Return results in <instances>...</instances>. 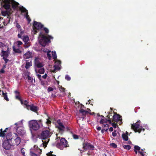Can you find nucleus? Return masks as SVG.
Masks as SVG:
<instances>
[{
	"label": "nucleus",
	"mask_w": 156,
	"mask_h": 156,
	"mask_svg": "<svg viewBox=\"0 0 156 156\" xmlns=\"http://www.w3.org/2000/svg\"><path fill=\"white\" fill-rule=\"evenodd\" d=\"M55 127L58 129L59 132V133L56 134L57 138L56 140L57 141L60 140V142L57 143L56 144V147L62 150L64 147H69L67 141L64 138H61L60 139L59 136V135L62 134L64 130L65 127L60 120L57 121L55 123Z\"/></svg>",
	"instance_id": "f257e3e1"
},
{
	"label": "nucleus",
	"mask_w": 156,
	"mask_h": 156,
	"mask_svg": "<svg viewBox=\"0 0 156 156\" xmlns=\"http://www.w3.org/2000/svg\"><path fill=\"white\" fill-rule=\"evenodd\" d=\"M52 133V131L49 128L47 130L43 131L41 133V138L42 140H45L44 141L42 140V145L44 148L46 147L49 140V138L51 136Z\"/></svg>",
	"instance_id": "f03ea898"
},
{
	"label": "nucleus",
	"mask_w": 156,
	"mask_h": 156,
	"mask_svg": "<svg viewBox=\"0 0 156 156\" xmlns=\"http://www.w3.org/2000/svg\"><path fill=\"white\" fill-rule=\"evenodd\" d=\"M29 126L31 130H37L42 126L41 120H33L29 122Z\"/></svg>",
	"instance_id": "7ed1b4c3"
},
{
	"label": "nucleus",
	"mask_w": 156,
	"mask_h": 156,
	"mask_svg": "<svg viewBox=\"0 0 156 156\" xmlns=\"http://www.w3.org/2000/svg\"><path fill=\"white\" fill-rule=\"evenodd\" d=\"M1 4L4 8L7 10L10 9L11 5L14 9L16 8L19 5L18 3L13 0H2Z\"/></svg>",
	"instance_id": "20e7f679"
},
{
	"label": "nucleus",
	"mask_w": 156,
	"mask_h": 156,
	"mask_svg": "<svg viewBox=\"0 0 156 156\" xmlns=\"http://www.w3.org/2000/svg\"><path fill=\"white\" fill-rule=\"evenodd\" d=\"M53 37L49 35H45L41 33L38 37V40L40 44L42 46H45L49 42L50 40L53 39Z\"/></svg>",
	"instance_id": "39448f33"
},
{
	"label": "nucleus",
	"mask_w": 156,
	"mask_h": 156,
	"mask_svg": "<svg viewBox=\"0 0 156 156\" xmlns=\"http://www.w3.org/2000/svg\"><path fill=\"white\" fill-rule=\"evenodd\" d=\"M11 136V133L7 135L6 136L7 140H5L2 144V147L5 150H9L12 148L13 147V145L11 140L12 138Z\"/></svg>",
	"instance_id": "423d86ee"
},
{
	"label": "nucleus",
	"mask_w": 156,
	"mask_h": 156,
	"mask_svg": "<svg viewBox=\"0 0 156 156\" xmlns=\"http://www.w3.org/2000/svg\"><path fill=\"white\" fill-rule=\"evenodd\" d=\"M23 120H21L15 124L14 128L16 129L17 133L19 135L21 136L24 135L25 133V131L23 125Z\"/></svg>",
	"instance_id": "0eeeda50"
},
{
	"label": "nucleus",
	"mask_w": 156,
	"mask_h": 156,
	"mask_svg": "<svg viewBox=\"0 0 156 156\" xmlns=\"http://www.w3.org/2000/svg\"><path fill=\"white\" fill-rule=\"evenodd\" d=\"M140 120L137 121L135 123H133L131 125V128L133 129L135 131V132H138L140 133L141 131L143 130L144 131V129L142 128L141 126H140L139 124V123L140 122Z\"/></svg>",
	"instance_id": "6e6552de"
},
{
	"label": "nucleus",
	"mask_w": 156,
	"mask_h": 156,
	"mask_svg": "<svg viewBox=\"0 0 156 156\" xmlns=\"http://www.w3.org/2000/svg\"><path fill=\"white\" fill-rule=\"evenodd\" d=\"M6 50L5 51L4 49L2 48V52L0 54V55L1 56H2L3 59L6 63L8 62V60L6 59L9 56L10 54V49L9 47H6Z\"/></svg>",
	"instance_id": "1a4fd4ad"
},
{
	"label": "nucleus",
	"mask_w": 156,
	"mask_h": 156,
	"mask_svg": "<svg viewBox=\"0 0 156 156\" xmlns=\"http://www.w3.org/2000/svg\"><path fill=\"white\" fill-rule=\"evenodd\" d=\"M43 26V25L41 23H37L36 21L34 22L33 24V33L34 34H36L37 32V30L41 29Z\"/></svg>",
	"instance_id": "9d476101"
},
{
	"label": "nucleus",
	"mask_w": 156,
	"mask_h": 156,
	"mask_svg": "<svg viewBox=\"0 0 156 156\" xmlns=\"http://www.w3.org/2000/svg\"><path fill=\"white\" fill-rule=\"evenodd\" d=\"M61 67V62L59 60H57L55 62V65L53 67V69H51V71L55 73L56 71L60 69Z\"/></svg>",
	"instance_id": "9b49d317"
},
{
	"label": "nucleus",
	"mask_w": 156,
	"mask_h": 156,
	"mask_svg": "<svg viewBox=\"0 0 156 156\" xmlns=\"http://www.w3.org/2000/svg\"><path fill=\"white\" fill-rule=\"evenodd\" d=\"M20 10L21 11L22 13H24V15L26 18L29 21H31L30 19L29 15H28V11L23 6H22L20 7Z\"/></svg>",
	"instance_id": "f8f14e48"
},
{
	"label": "nucleus",
	"mask_w": 156,
	"mask_h": 156,
	"mask_svg": "<svg viewBox=\"0 0 156 156\" xmlns=\"http://www.w3.org/2000/svg\"><path fill=\"white\" fill-rule=\"evenodd\" d=\"M121 120L122 119L121 117L118 114H116L115 115L113 116L112 122H115L120 121L119 122H120V123H119V124H121L122 123V121H121Z\"/></svg>",
	"instance_id": "ddd939ff"
},
{
	"label": "nucleus",
	"mask_w": 156,
	"mask_h": 156,
	"mask_svg": "<svg viewBox=\"0 0 156 156\" xmlns=\"http://www.w3.org/2000/svg\"><path fill=\"white\" fill-rule=\"evenodd\" d=\"M94 148V146L90 143H84L83 144V148L86 150L87 149L93 150Z\"/></svg>",
	"instance_id": "4468645a"
},
{
	"label": "nucleus",
	"mask_w": 156,
	"mask_h": 156,
	"mask_svg": "<svg viewBox=\"0 0 156 156\" xmlns=\"http://www.w3.org/2000/svg\"><path fill=\"white\" fill-rule=\"evenodd\" d=\"M135 152L136 154H137V151L142 155V156H145V152L142 149H140V147L137 146L134 147Z\"/></svg>",
	"instance_id": "2eb2a0df"
},
{
	"label": "nucleus",
	"mask_w": 156,
	"mask_h": 156,
	"mask_svg": "<svg viewBox=\"0 0 156 156\" xmlns=\"http://www.w3.org/2000/svg\"><path fill=\"white\" fill-rule=\"evenodd\" d=\"M35 64L38 68L42 67L44 66L40 59L38 58H36L35 59Z\"/></svg>",
	"instance_id": "dca6fc26"
},
{
	"label": "nucleus",
	"mask_w": 156,
	"mask_h": 156,
	"mask_svg": "<svg viewBox=\"0 0 156 156\" xmlns=\"http://www.w3.org/2000/svg\"><path fill=\"white\" fill-rule=\"evenodd\" d=\"M27 108L28 109H30L31 110L34 112H36L37 110V107L33 105L27 106Z\"/></svg>",
	"instance_id": "f3484780"
},
{
	"label": "nucleus",
	"mask_w": 156,
	"mask_h": 156,
	"mask_svg": "<svg viewBox=\"0 0 156 156\" xmlns=\"http://www.w3.org/2000/svg\"><path fill=\"white\" fill-rule=\"evenodd\" d=\"M107 117L109 119L108 120H107L105 119H101L100 121V123L101 124H103L107 122V121H108L110 124H111L112 122L110 119V115H108L107 116Z\"/></svg>",
	"instance_id": "a211bd4d"
},
{
	"label": "nucleus",
	"mask_w": 156,
	"mask_h": 156,
	"mask_svg": "<svg viewBox=\"0 0 156 156\" xmlns=\"http://www.w3.org/2000/svg\"><path fill=\"white\" fill-rule=\"evenodd\" d=\"M32 53L29 51H28L24 55V58L25 59H27L32 57Z\"/></svg>",
	"instance_id": "6ab92c4d"
},
{
	"label": "nucleus",
	"mask_w": 156,
	"mask_h": 156,
	"mask_svg": "<svg viewBox=\"0 0 156 156\" xmlns=\"http://www.w3.org/2000/svg\"><path fill=\"white\" fill-rule=\"evenodd\" d=\"M43 52L46 53L47 57L48 58V59L50 60L51 58V54H50L51 53V51L49 50H47L45 49H43Z\"/></svg>",
	"instance_id": "aec40b11"
},
{
	"label": "nucleus",
	"mask_w": 156,
	"mask_h": 156,
	"mask_svg": "<svg viewBox=\"0 0 156 156\" xmlns=\"http://www.w3.org/2000/svg\"><path fill=\"white\" fill-rule=\"evenodd\" d=\"M24 32L23 30H18V37L19 38H22V37L24 36Z\"/></svg>",
	"instance_id": "412c9836"
},
{
	"label": "nucleus",
	"mask_w": 156,
	"mask_h": 156,
	"mask_svg": "<svg viewBox=\"0 0 156 156\" xmlns=\"http://www.w3.org/2000/svg\"><path fill=\"white\" fill-rule=\"evenodd\" d=\"M22 48L21 47L19 48H17L16 47H15L14 46L13 47V51L16 52L20 53H21V51L20 49Z\"/></svg>",
	"instance_id": "4be33fe9"
},
{
	"label": "nucleus",
	"mask_w": 156,
	"mask_h": 156,
	"mask_svg": "<svg viewBox=\"0 0 156 156\" xmlns=\"http://www.w3.org/2000/svg\"><path fill=\"white\" fill-rule=\"evenodd\" d=\"M32 63L31 61H27L26 62V66H25V67L27 69L29 68L30 66H32Z\"/></svg>",
	"instance_id": "5701e85b"
},
{
	"label": "nucleus",
	"mask_w": 156,
	"mask_h": 156,
	"mask_svg": "<svg viewBox=\"0 0 156 156\" xmlns=\"http://www.w3.org/2000/svg\"><path fill=\"white\" fill-rule=\"evenodd\" d=\"M23 40L26 44L27 42H28V41H29L28 36L27 35L23 36Z\"/></svg>",
	"instance_id": "b1692460"
},
{
	"label": "nucleus",
	"mask_w": 156,
	"mask_h": 156,
	"mask_svg": "<svg viewBox=\"0 0 156 156\" xmlns=\"http://www.w3.org/2000/svg\"><path fill=\"white\" fill-rule=\"evenodd\" d=\"M34 150L36 151L39 154H40L41 153V149H40V148H39L37 146L35 145L34 146Z\"/></svg>",
	"instance_id": "393cba45"
},
{
	"label": "nucleus",
	"mask_w": 156,
	"mask_h": 156,
	"mask_svg": "<svg viewBox=\"0 0 156 156\" xmlns=\"http://www.w3.org/2000/svg\"><path fill=\"white\" fill-rule=\"evenodd\" d=\"M126 134L123 133L122 134V137L123 139L125 141H127L128 140V137L127 136L128 132H126Z\"/></svg>",
	"instance_id": "a878e982"
},
{
	"label": "nucleus",
	"mask_w": 156,
	"mask_h": 156,
	"mask_svg": "<svg viewBox=\"0 0 156 156\" xmlns=\"http://www.w3.org/2000/svg\"><path fill=\"white\" fill-rule=\"evenodd\" d=\"M15 141L16 145H18L20 144V138L18 137L15 140Z\"/></svg>",
	"instance_id": "bb28decb"
},
{
	"label": "nucleus",
	"mask_w": 156,
	"mask_h": 156,
	"mask_svg": "<svg viewBox=\"0 0 156 156\" xmlns=\"http://www.w3.org/2000/svg\"><path fill=\"white\" fill-rule=\"evenodd\" d=\"M102 127L104 129L105 131L108 130V126L107 124H103L102 125Z\"/></svg>",
	"instance_id": "cd10ccee"
},
{
	"label": "nucleus",
	"mask_w": 156,
	"mask_h": 156,
	"mask_svg": "<svg viewBox=\"0 0 156 156\" xmlns=\"http://www.w3.org/2000/svg\"><path fill=\"white\" fill-rule=\"evenodd\" d=\"M20 102L22 104H24L25 106V108H27V106L28 105H27L28 103L27 101H25L23 102L22 101V100H20Z\"/></svg>",
	"instance_id": "c85d7f7f"
},
{
	"label": "nucleus",
	"mask_w": 156,
	"mask_h": 156,
	"mask_svg": "<svg viewBox=\"0 0 156 156\" xmlns=\"http://www.w3.org/2000/svg\"><path fill=\"white\" fill-rule=\"evenodd\" d=\"M16 44L17 45L18 47L20 48L21 47L20 46V45H22L23 44V43L20 41H18L16 42Z\"/></svg>",
	"instance_id": "c756f323"
},
{
	"label": "nucleus",
	"mask_w": 156,
	"mask_h": 156,
	"mask_svg": "<svg viewBox=\"0 0 156 156\" xmlns=\"http://www.w3.org/2000/svg\"><path fill=\"white\" fill-rule=\"evenodd\" d=\"M7 93H4L3 92H2V94L4 97V98L5 100H6L7 101H9V99L7 97Z\"/></svg>",
	"instance_id": "7c9ffc66"
},
{
	"label": "nucleus",
	"mask_w": 156,
	"mask_h": 156,
	"mask_svg": "<svg viewBox=\"0 0 156 156\" xmlns=\"http://www.w3.org/2000/svg\"><path fill=\"white\" fill-rule=\"evenodd\" d=\"M52 57H53V58L54 59H55L57 58V55L56 54V52L55 51H52Z\"/></svg>",
	"instance_id": "2f4dec72"
},
{
	"label": "nucleus",
	"mask_w": 156,
	"mask_h": 156,
	"mask_svg": "<svg viewBox=\"0 0 156 156\" xmlns=\"http://www.w3.org/2000/svg\"><path fill=\"white\" fill-rule=\"evenodd\" d=\"M80 113L82 114L83 115H85L88 111L84 110L81 109L80 110Z\"/></svg>",
	"instance_id": "473e14b6"
},
{
	"label": "nucleus",
	"mask_w": 156,
	"mask_h": 156,
	"mask_svg": "<svg viewBox=\"0 0 156 156\" xmlns=\"http://www.w3.org/2000/svg\"><path fill=\"white\" fill-rule=\"evenodd\" d=\"M44 72V68L40 69L39 70V72L41 74H43Z\"/></svg>",
	"instance_id": "72a5a7b5"
},
{
	"label": "nucleus",
	"mask_w": 156,
	"mask_h": 156,
	"mask_svg": "<svg viewBox=\"0 0 156 156\" xmlns=\"http://www.w3.org/2000/svg\"><path fill=\"white\" fill-rule=\"evenodd\" d=\"M123 147L125 149L128 150L130 149L131 148L130 146L129 145H124Z\"/></svg>",
	"instance_id": "f704fd0d"
},
{
	"label": "nucleus",
	"mask_w": 156,
	"mask_h": 156,
	"mask_svg": "<svg viewBox=\"0 0 156 156\" xmlns=\"http://www.w3.org/2000/svg\"><path fill=\"white\" fill-rule=\"evenodd\" d=\"M27 79L28 81L29 82H32V81H33V78L29 76H28Z\"/></svg>",
	"instance_id": "c9c22d12"
},
{
	"label": "nucleus",
	"mask_w": 156,
	"mask_h": 156,
	"mask_svg": "<svg viewBox=\"0 0 156 156\" xmlns=\"http://www.w3.org/2000/svg\"><path fill=\"white\" fill-rule=\"evenodd\" d=\"M59 90L61 92H64L65 91V89L61 86L59 87Z\"/></svg>",
	"instance_id": "e433bc0d"
},
{
	"label": "nucleus",
	"mask_w": 156,
	"mask_h": 156,
	"mask_svg": "<svg viewBox=\"0 0 156 156\" xmlns=\"http://www.w3.org/2000/svg\"><path fill=\"white\" fill-rule=\"evenodd\" d=\"M16 26L17 28H18V30H22L21 26L18 23H16Z\"/></svg>",
	"instance_id": "4c0bfd02"
},
{
	"label": "nucleus",
	"mask_w": 156,
	"mask_h": 156,
	"mask_svg": "<svg viewBox=\"0 0 156 156\" xmlns=\"http://www.w3.org/2000/svg\"><path fill=\"white\" fill-rule=\"evenodd\" d=\"M24 45L25 48H27L30 46V45L29 42H27L26 44L25 43Z\"/></svg>",
	"instance_id": "58836bf2"
},
{
	"label": "nucleus",
	"mask_w": 156,
	"mask_h": 156,
	"mask_svg": "<svg viewBox=\"0 0 156 156\" xmlns=\"http://www.w3.org/2000/svg\"><path fill=\"white\" fill-rule=\"evenodd\" d=\"M110 146L114 148H115L117 147V145L114 143H112L110 144Z\"/></svg>",
	"instance_id": "ea45409f"
},
{
	"label": "nucleus",
	"mask_w": 156,
	"mask_h": 156,
	"mask_svg": "<svg viewBox=\"0 0 156 156\" xmlns=\"http://www.w3.org/2000/svg\"><path fill=\"white\" fill-rule=\"evenodd\" d=\"M30 154L31 156H40L39 154L37 155L36 154L32 152V151H30Z\"/></svg>",
	"instance_id": "a19ab883"
},
{
	"label": "nucleus",
	"mask_w": 156,
	"mask_h": 156,
	"mask_svg": "<svg viewBox=\"0 0 156 156\" xmlns=\"http://www.w3.org/2000/svg\"><path fill=\"white\" fill-rule=\"evenodd\" d=\"M52 153V152L50 151V152H49L48 153H47L46 154L48 156H56L55 155L53 154Z\"/></svg>",
	"instance_id": "79ce46f5"
},
{
	"label": "nucleus",
	"mask_w": 156,
	"mask_h": 156,
	"mask_svg": "<svg viewBox=\"0 0 156 156\" xmlns=\"http://www.w3.org/2000/svg\"><path fill=\"white\" fill-rule=\"evenodd\" d=\"M51 122L50 119H47V121L46 122V124L49 125V124H50Z\"/></svg>",
	"instance_id": "37998d69"
},
{
	"label": "nucleus",
	"mask_w": 156,
	"mask_h": 156,
	"mask_svg": "<svg viewBox=\"0 0 156 156\" xmlns=\"http://www.w3.org/2000/svg\"><path fill=\"white\" fill-rule=\"evenodd\" d=\"M25 150L24 148H22L21 150V152L23 156H25Z\"/></svg>",
	"instance_id": "c03bdc74"
},
{
	"label": "nucleus",
	"mask_w": 156,
	"mask_h": 156,
	"mask_svg": "<svg viewBox=\"0 0 156 156\" xmlns=\"http://www.w3.org/2000/svg\"><path fill=\"white\" fill-rule=\"evenodd\" d=\"M65 79L66 80L68 81L70 80L71 79L70 77L68 75H66V76Z\"/></svg>",
	"instance_id": "a18cd8bd"
},
{
	"label": "nucleus",
	"mask_w": 156,
	"mask_h": 156,
	"mask_svg": "<svg viewBox=\"0 0 156 156\" xmlns=\"http://www.w3.org/2000/svg\"><path fill=\"white\" fill-rule=\"evenodd\" d=\"M0 47H6L2 42H0Z\"/></svg>",
	"instance_id": "49530a36"
},
{
	"label": "nucleus",
	"mask_w": 156,
	"mask_h": 156,
	"mask_svg": "<svg viewBox=\"0 0 156 156\" xmlns=\"http://www.w3.org/2000/svg\"><path fill=\"white\" fill-rule=\"evenodd\" d=\"M73 137L75 139H77L78 138V136L77 135H73Z\"/></svg>",
	"instance_id": "de8ad7c7"
},
{
	"label": "nucleus",
	"mask_w": 156,
	"mask_h": 156,
	"mask_svg": "<svg viewBox=\"0 0 156 156\" xmlns=\"http://www.w3.org/2000/svg\"><path fill=\"white\" fill-rule=\"evenodd\" d=\"M44 30L45 31V32L47 33H48L49 32V30H48L46 28H44Z\"/></svg>",
	"instance_id": "09e8293b"
},
{
	"label": "nucleus",
	"mask_w": 156,
	"mask_h": 156,
	"mask_svg": "<svg viewBox=\"0 0 156 156\" xmlns=\"http://www.w3.org/2000/svg\"><path fill=\"white\" fill-rule=\"evenodd\" d=\"M48 92L52 91L53 90V89L51 87H49L48 89Z\"/></svg>",
	"instance_id": "8fccbe9b"
},
{
	"label": "nucleus",
	"mask_w": 156,
	"mask_h": 156,
	"mask_svg": "<svg viewBox=\"0 0 156 156\" xmlns=\"http://www.w3.org/2000/svg\"><path fill=\"white\" fill-rule=\"evenodd\" d=\"M16 99H18V100H19L20 101V100H21L20 99V97H19V96L18 95H16Z\"/></svg>",
	"instance_id": "3c124183"
},
{
	"label": "nucleus",
	"mask_w": 156,
	"mask_h": 156,
	"mask_svg": "<svg viewBox=\"0 0 156 156\" xmlns=\"http://www.w3.org/2000/svg\"><path fill=\"white\" fill-rule=\"evenodd\" d=\"M112 125L114 128H116V127L117 125L116 123H113L112 124Z\"/></svg>",
	"instance_id": "603ef678"
},
{
	"label": "nucleus",
	"mask_w": 156,
	"mask_h": 156,
	"mask_svg": "<svg viewBox=\"0 0 156 156\" xmlns=\"http://www.w3.org/2000/svg\"><path fill=\"white\" fill-rule=\"evenodd\" d=\"M0 135L1 136L3 137L5 136V134L4 133H2L0 132Z\"/></svg>",
	"instance_id": "864d4df0"
},
{
	"label": "nucleus",
	"mask_w": 156,
	"mask_h": 156,
	"mask_svg": "<svg viewBox=\"0 0 156 156\" xmlns=\"http://www.w3.org/2000/svg\"><path fill=\"white\" fill-rule=\"evenodd\" d=\"M5 71L3 69H2L1 70H0V74L3 73H4Z\"/></svg>",
	"instance_id": "5fc2aeb1"
},
{
	"label": "nucleus",
	"mask_w": 156,
	"mask_h": 156,
	"mask_svg": "<svg viewBox=\"0 0 156 156\" xmlns=\"http://www.w3.org/2000/svg\"><path fill=\"white\" fill-rule=\"evenodd\" d=\"M8 129V128H6V129H5V130H4V131L2 132V129H1V131L2 132V133H4V134H5V132H6V129Z\"/></svg>",
	"instance_id": "6e6d98bb"
},
{
	"label": "nucleus",
	"mask_w": 156,
	"mask_h": 156,
	"mask_svg": "<svg viewBox=\"0 0 156 156\" xmlns=\"http://www.w3.org/2000/svg\"><path fill=\"white\" fill-rule=\"evenodd\" d=\"M47 76V75L46 74H45L44 75L42 76V77L44 79H45Z\"/></svg>",
	"instance_id": "4d7b16f0"
},
{
	"label": "nucleus",
	"mask_w": 156,
	"mask_h": 156,
	"mask_svg": "<svg viewBox=\"0 0 156 156\" xmlns=\"http://www.w3.org/2000/svg\"><path fill=\"white\" fill-rule=\"evenodd\" d=\"M101 127H99V126H97V129L99 131L100 130H101Z\"/></svg>",
	"instance_id": "13d9d810"
},
{
	"label": "nucleus",
	"mask_w": 156,
	"mask_h": 156,
	"mask_svg": "<svg viewBox=\"0 0 156 156\" xmlns=\"http://www.w3.org/2000/svg\"><path fill=\"white\" fill-rule=\"evenodd\" d=\"M109 131H113V128L112 127H110L109 128Z\"/></svg>",
	"instance_id": "bf43d9fd"
},
{
	"label": "nucleus",
	"mask_w": 156,
	"mask_h": 156,
	"mask_svg": "<svg viewBox=\"0 0 156 156\" xmlns=\"http://www.w3.org/2000/svg\"><path fill=\"white\" fill-rule=\"evenodd\" d=\"M37 77L40 79V78H41V75L40 74H37Z\"/></svg>",
	"instance_id": "052dcab7"
},
{
	"label": "nucleus",
	"mask_w": 156,
	"mask_h": 156,
	"mask_svg": "<svg viewBox=\"0 0 156 156\" xmlns=\"http://www.w3.org/2000/svg\"><path fill=\"white\" fill-rule=\"evenodd\" d=\"M112 135L114 136H115L116 135V133L114 132H113L112 133Z\"/></svg>",
	"instance_id": "680f3d73"
},
{
	"label": "nucleus",
	"mask_w": 156,
	"mask_h": 156,
	"mask_svg": "<svg viewBox=\"0 0 156 156\" xmlns=\"http://www.w3.org/2000/svg\"><path fill=\"white\" fill-rule=\"evenodd\" d=\"M7 12H3L2 13V15L5 16H6V15L7 14Z\"/></svg>",
	"instance_id": "e2e57ef3"
},
{
	"label": "nucleus",
	"mask_w": 156,
	"mask_h": 156,
	"mask_svg": "<svg viewBox=\"0 0 156 156\" xmlns=\"http://www.w3.org/2000/svg\"><path fill=\"white\" fill-rule=\"evenodd\" d=\"M86 104H90V102H89V101H88L86 103Z\"/></svg>",
	"instance_id": "0e129e2a"
},
{
	"label": "nucleus",
	"mask_w": 156,
	"mask_h": 156,
	"mask_svg": "<svg viewBox=\"0 0 156 156\" xmlns=\"http://www.w3.org/2000/svg\"><path fill=\"white\" fill-rule=\"evenodd\" d=\"M105 130L103 129L101 130V132L102 133H103Z\"/></svg>",
	"instance_id": "69168bd1"
},
{
	"label": "nucleus",
	"mask_w": 156,
	"mask_h": 156,
	"mask_svg": "<svg viewBox=\"0 0 156 156\" xmlns=\"http://www.w3.org/2000/svg\"><path fill=\"white\" fill-rule=\"evenodd\" d=\"M15 93H16L17 94H18V93L17 91H16Z\"/></svg>",
	"instance_id": "338daca9"
},
{
	"label": "nucleus",
	"mask_w": 156,
	"mask_h": 156,
	"mask_svg": "<svg viewBox=\"0 0 156 156\" xmlns=\"http://www.w3.org/2000/svg\"><path fill=\"white\" fill-rule=\"evenodd\" d=\"M84 116H83V117L82 119H84Z\"/></svg>",
	"instance_id": "774afa93"
}]
</instances>
